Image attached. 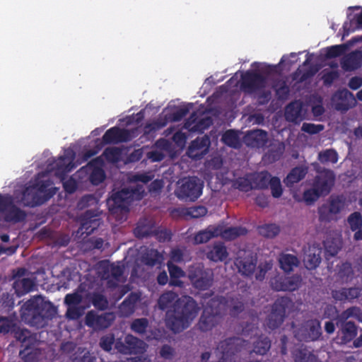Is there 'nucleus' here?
I'll use <instances>...</instances> for the list:
<instances>
[{
    "mask_svg": "<svg viewBox=\"0 0 362 362\" xmlns=\"http://www.w3.org/2000/svg\"><path fill=\"white\" fill-rule=\"evenodd\" d=\"M158 305L161 310L169 309L165 314V325L174 333H180L188 328L197 316L199 307L189 296L179 298L177 293L166 291L160 295Z\"/></svg>",
    "mask_w": 362,
    "mask_h": 362,
    "instance_id": "nucleus-1",
    "label": "nucleus"
},
{
    "mask_svg": "<svg viewBox=\"0 0 362 362\" xmlns=\"http://www.w3.org/2000/svg\"><path fill=\"white\" fill-rule=\"evenodd\" d=\"M55 314L52 304L43 303L38 296L26 301L21 310L22 320L37 328L45 327Z\"/></svg>",
    "mask_w": 362,
    "mask_h": 362,
    "instance_id": "nucleus-2",
    "label": "nucleus"
},
{
    "mask_svg": "<svg viewBox=\"0 0 362 362\" xmlns=\"http://www.w3.org/2000/svg\"><path fill=\"white\" fill-rule=\"evenodd\" d=\"M144 190L143 187L123 188L112 192L107 199L110 213L116 216L117 220L122 219L129 211V206L135 199H141Z\"/></svg>",
    "mask_w": 362,
    "mask_h": 362,
    "instance_id": "nucleus-3",
    "label": "nucleus"
},
{
    "mask_svg": "<svg viewBox=\"0 0 362 362\" xmlns=\"http://www.w3.org/2000/svg\"><path fill=\"white\" fill-rule=\"evenodd\" d=\"M221 319L220 302L216 298H213L204 307L197 325L202 332H208L215 327Z\"/></svg>",
    "mask_w": 362,
    "mask_h": 362,
    "instance_id": "nucleus-4",
    "label": "nucleus"
},
{
    "mask_svg": "<svg viewBox=\"0 0 362 362\" xmlns=\"http://www.w3.org/2000/svg\"><path fill=\"white\" fill-rule=\"evenodd\" d=\"M293 305L292 300L288 297L278 298L272 305L271 312L267 317V327L272 330L279 327L284 321L286 310Z\"/></svg>",
    "mask_w": 362,
    "mask_h": 362,
    "instance_id": "nucleus-5",
    "label": "nucleus"
},
{
    "mask_svg": "<svg viewBox=\"0 0 362 362\" xmlns=\"http://www.w3.org/2000/svg\"><path fill=\"white\" fill-rule=\"evenodd\" d=\"M188 276L192 286L199 291L208 290L214 284V274L212 269H206L202 264L190 268Z\"/></svg>",
    "mask_w": 362,
    "mask_h": 362,
    "instance_id": "nucleus-6",
    "label": "nucleus"
},
{
    "mask_svg": "<svg viewBox=\"0 0 362 362\" xmlns=\"http://www.w3.org/2000/svg\"><path fill=\"white\" fill-rule=\"evenodd\" d=\"M203 186V182L197 177L184 178L177 189V196L186 202H194L202 194Z\"/></svg>",
    "mask_w": 362,
    "mask_h": 362,
    "instance_id": "nucleus-7",
    "label": "nucleus"
},
{
    "mask_svg": "<svg viewBox=\"0 0 362 362\" xmlns=\"http://www.w3.org/2000/svg\"><path fill=\"white\" fill-rule=\"evenodd\" d=\"M147 344L141 339L131 334L124 338H117L115 341V349L118 353L124 355L143 354L146 351Z\"/></svg>",
    "mask_w": 362,
    "mask_h": 362,
    "instance_id": "nucleus-8",
    "label": "nucleus"
},
{
    "mask_svg": "<svg viewBox=\"0 0 362 362\" xmlns=\"http://www.w3.org/2000/svg\"><path fill=\"white\" fill-rule=\"evenodd\" d=\"M322 335L320 322L317 319L305 321L298 329L294 330L295 337L300 341H314Z\"/></svg>",
    "mask_w": 362,
    "mask_h": 362,
    "instance_id": "nucleus-9",
    "label": "nucleus"
},
{
    "mask_svg": "<svg viewBox=\"0 0 362 362\" xmlns=\"http://www.w3.org/2000/svg\"><path fill=\"white\" fill-rule=\"evenodd\" d=\"M267 78L255 71H247L241 77V89L247 93L262 90L267 86Z\"/></svg>",
    "mask_w": 362,
    "mask_h": 362,
    "instance_id": "nucleus-10",
    "label": "nucleus"
},
{
    "mask_svg": "<svg viewBox=\"0 0 362 362\" xmlns=\"http://www.w3.org/2000/svg\"><path fill=\"white\" fill-rule=\"evenodd\" d=\"M137 129H121L118 127H113L107 129L103 136V142L105 144H117L127 142L135 138Z\"/></svg>",
    "mask_w": 362,
    "mask_h": 362,
    "instance_id": "nucleus-11",
    "label": "nucleus"
},
{
    "mask_svg": "<svg viewBox=\"0 0 362 362\" xmlns=\"http://www.w3.org/2000/svg\"><path fill=\"white\" fill-rule=\"evenodd\" d=\"M74 158V151L71 149L66 150L64 156H61L57 160L54 159L52 163H49L47 168L50 171H54L57 176L62 177L75 168L73 164Z\"/></svg>",
    "mask_w": 362,
    "mask_h": 362,
    "instance_id": "nucleus-12",
    "label": "nucleus"
},
{
    "mask_svg": "<svg viewBox=\"0 0 362 362\" xmlns=\"http://www.w3.org/2000/svg\"><path fill=\"white\" fill-rule=\"evenodd\" d=\"M81 234L91 235L102 223L101 213L98 210H87L80 216Z\"/></svg>",
    "mask_w": 362,
    "mask_h": 362,
    "instance_id": "nucleus-13",
    "label": "nucleus"
},
{
    "mask_svg": "<svg viewBox=\"0 0 362 362\" xmlns=\"http://www.w3.org/2000/svg\"><path fill=\"white\" fill-rule=\"evenodd\" d=\"M302 282L300 275L291 276H278L271 281L272 288L277 291H294L299 288Z\"/></svg>",
    "mask_w": 362,
    "mask_h": 362,
    "instance_id": "nucleus-14",
    "label": "nucleus"
},
{
    "mask_svg": "<svg viewBox=\"0 0 362 362\" xmlns=\"http://www.w3.org/2000/svg\"><path fill=\"white\" fill-rule=\"evenodd\" d=\"M335 175L332 170L323 169L315 176L313 185L322 195H327L334 185Z\"/></svg>",
    "mask_w": 362,
    "mask_h": 362,
    "instance_id": "nucleus-15",
    "label": "nucleus"
},
{
    "mask_svg": "<svg viewBox=\"0 0 362 362\" xmlns=\"http://www.w3.org/2000/svg\"><path fill=\"white\" fill-rule=\"evenodd\" d=\"M103 160L100 157L93 158L86 166L81 168L86 173H89V180L93 185H98L105 179V173L102 168Z\"/></svg>",
    "mask_w": 362,
    "mask_h": 362,
    "instance_id": "nucleus-16",
    "label": "nucleus"
},
{
    "mask_svg": "<svg viewBox=\"0 0 362 362\" xmlns=\"http://www.w3.org/2000/svg\"><path fill=\"white\" fill-rule=\"evenodd\" d=\"M339 327L336 339L341 345L347 344L354 340L358 334V327L354 322L341 321L337 323Z\"/></svg>",
    "mask_w": 362,
    "mask_h": 362,
    "instance_id": "nucleus-17",
    "label": "nucleus"
},
{
    "mask_svg": "<svg viewBox=\"0 0 362 362\" xmlns=\"http://www.w3.org/2000/svg\"><path fill=\"white\" fill-rule=\"evenodd\" d=\"M114 320L112 313H105L98 315L96 312L90 310L87 313L85 323L95 329H103L109 327Z\"/></svg>",
    "mask_w": 362,
    "mask_h": 362,
    "instance_id": "nucleus-18",
    "label": "nucleus"
},
{
    "mask_svg": "<svg viewBox=\"0 0 362 362\" xmlns=\"http://www.w3.org/2000/svg\"><path fill=\"white\" fill-rule=\"evenodd\" d=\"M210 139L207 135L197 137L189 144L187 150V156L195 160L202 159L209 151Z\"/></svg>",
    "mask_w": 362,
    "mask_h": 362,
    "instance_id": "nucleus-19",
    "label": "nucleus"
},
{
    "mask_svg": "<svg viewBox=\"0 0 362 362\" xmlns=\"http://www.w3.org/2000/svg\"><path fill=\"white\" fill-rule=\"evenodd\" d=\"M148 327L149 322L146 317L134 319L130 324L131 330L135 334L144 337L146 341H151L153 339H158V334L156 329H151L147 333Z\"/></svg>",
    "mask_w": 362,
    "mask_h": 362,
    "instance_id": "nucleus-20",
    "label": "nucleus"
},
{
    "mask_svg": "<svg viewBox=\"0 0 362 362\" xmlns=\"http://www.w3.org/2000/svg\"><path fill=\"white\" fill-rule=\"evenodd\" d=\"M322 248L317 244L309 245L305 250L303 256V263L305 267L309 269H316L320 264L322 258Z\"/></svg>",
    "mask_w": 362,
    "mask_h": 362,
    "instance_id": "nucleus-21",
    "label": "nucleus"
},
{
    "mask_svg": "<svg viewBox=\"0 0 362 362\" xmlns=\"http://www.w3.org/2000/svg\"><path fill=\"white\" fill-rule=\"evenodd\" d=\"M205 255L210 261L219 262H223L227 259L228 252L224 243L218 241L207 245Z\"/></svg>",
    "mask_w": 362,
    "mask_h": 362,
    "instance_id": "nucleus-22",
    "label": "nucleus"
},
{
    "mask_svg": "<svg viewBox=\"0 0 362 362\" xmlns=\"http://www.w3.org/2000/svg\"><path fill=\"white\" fill-rule=\"evenodd\" d=\"M268 141V134L266 131L255 129L247 132L244 137L246 146L251 148H263Z\"/></svg>",
    "mask_w": 362,
    "mask_h": 362,
    "instance_id": "nucleus-23",
    "label": "nucleus"
},
{
    "mask_svg": "<svg viewBox=\"0 0 362 362\" xmlns=\"http://www.w3.org/2000/svg\"><path fill=\"white\" fill-rule=\"evenodd\" d=\"M140 299L141 294L139 293H130L119 306L121 315L123 317L132 315L135 312L136 304Z\"/></svg>",
    "mask_w": 362,
    "mask_h": 362,
    "instance_id": "nucleus-24",
    "label": "nucleus"
},
{
    "mask_svg": "<svg viewBox=\"0 0 362 362\" xmlns=\"http://www.w3.org/2000/svg\"><path fill=\"white\" fill-rule=\"evenodd\" d=\"M235 265L242 275L250 276L256 269L257 260L252 257H238L235 261Z\"/></svg>",
    "mask_w": 362,
    "mask_h": 362,
    "instance_id": "nucleus-25",
    "label": "nucleus"
},
{
    "mask_svg": "<svg viewBox=\"0 0 362 362\" xmlns=\"http://www.w3.org/2000/svg\"><path fill=\"white\" fill-rule=\"evenodd\" d=\"M362 64V53L361 51H354L346 55L341 61V67L347 71H354L361 67Z\"/></svg>",
    "mask_w": 362,
    "mask_h": 362,
    "instance_id": "nucleus-26",
    "label": "nucleus"
},
{
    "mask_svg": "<svg viewBox=\"0 0 362 362\" xmlns=\"http://www.w3.org/2000/svg\"><path fill=\"white\" fill-rule=\"evenodd\" d=\"M13 334L16 340L21 343L22 348L35 346L36 344V336L27 329H21L16 326Z\"/></svg>",
    "mask_w": 362,
    "mask_h": 362,
    "instance_id": "nucleus-27",
    "label": "nucleus"
},
{
    "mask_svg": "<svg viewBox=\"0 0 362 362\" xmlns=\"http://www.w3.org/2000/svg\"><path fill=\"white\" fill-rule=\"evenodd\" d=\"M302 112L303 107L300 103L291 102L286 107L285 118L288 122L299 123L303 119Z\"/></svg>",
    "mask_w": 362,
    "mask_h": 362,
    "instance_id": "nucleus-28",
    "label": "nucleus"
},
{
    "mask_svg": "<svg viewBox=\"0 0 362 362\" xmlns=\"http://www.w3.org/2000/svg\"><path fill=\"white\" fill-rule=\"evenodd\" d=\"M220 226H209L205 230L199 231L194 238L196 244L207 243L213 238L219 236Z\"/></svg>",
    "mask_w": 362,
    "mask_h": 362,
    "instance_id": "nucleus-29",
    "label": "nucleus"
},
{
    "mask_svg": "<svg viewBox=\"0 0 362 362\" xmlns=\"http://www.w3.org/2000/svg\"><path fill=\"white\" fill-rule=\"evenodd\" d=\"M294 362H320L318 356L307 347H300L293 352Z\"/></svg>",
    "mask_w": 362,
    "mask_h": 362,
    "instance_id": "nucleus-30",
    "label": "nucleus"
},
{
    "mask_svg": "<svg viewBox=\"0 0 362 362\" xmlns=\"http://www.w3.org/2000/svg\"><path fill=\"white\" fill-rule=\"evenodd\" d=\"M154 226L153 223L146 219H141L134 229V235L139 238H147L153 234Z\"/></svg>",
    "mask_w": 362,
    "mask_h": 362,
    "instance_id": "nucleus-31",
    "label": "nucleus"
},
{
    "mask_svg": "<svg viewBox=\"0 0 362 362\" xmlns=\"http://www.w3.org/2000/svg\"><path fill=\"white\" fill-rule=\"evenodd\" d=\"M280 268L285 272H290L299 264V260L296 255L282 253L279 258Z\"/></svg>",
    "mask_w": 362,
    "mask_h": 362,
    "instance_id": "nucleus-32",
    "label": "nucleus"
},
{
    "mask_svg": "<svg viewBox=\"0 0 362 362\" xmlns=\"http://www.w3.org/2000/svg\"><path fill=\"white\" fill-rule=\"evenodd\" d=\"M26 213L13 203L6 210L4 219L7 222L19 223L25 221Z\"/></svg>",
    "mask_w": 362,
    "mask_h": 362,
    "instance_id": "nucleus-33",
    "label": "nucleus"
},
{
    "mask_svg": "<svg viewBox=\"0 0 362 362\" xmlns=\"http://www.w3.org/2000/svg\"><path fill=\"white\" fill-rule=\"evenodd\" d=\"M168 124V119L158 118L151 122L146 123L144 127V136L146 137H154L157 131L165 127Z\"/></svg>",
    "mask_w": 362,
    "mask_h": 362,
    "instance_id": "nucleus-34",
    "label": "nucleus"
},
{
    "mask_svg": "<svg viewBox=\"0 0 362 362\" xmlns=\"http://www.w3.org/2000/svg\"><path fill=\"white\" fill-rule=\"evenodd\" d=\"M247 230L242 226L229 227L223 229L220 227V235L223 239L226 240H233L239 236L246 235Z\"/></svg>",
    "mask_w": 362,
    "mask_h": 362,
    "instance_id": "nucleus-35",
    "label": "nucleus"
},
{
    "mask_svg": "<svg viewBox=\"0 0 362 362\" xmlns=\"http://www.w3.org/2000/svg\"><path fill=\"white\" fill-rule=\"evenodd\" d=\"M307 173V170L302 167H296L293 168L284 180L287 187H292L295 183H298L303 180Z\"/></svg>",
    "mask_w": 362,
    "mask_h": 362,
    "instance_id": "nucleus-36",
    "label": "nucleus"
},
{
    "mask_svg": "<svg viewBox=\"0 0 362 362\" xmlns=\"http://www.w3.org/2000/svg\"><path fill=\"white\" fill-rule=\"evenodd\" d=\"M271 344L270 339L262 334L254 341L252 351L256 354L263 356L269 351Z\"/></svg>",
    "mask_w": 362,
    "mask_h": 362,
    "instance_id": "nucleus-37",
    "label": "nucleus"
},
{
    "mask_svg": "<svg viewBox=\"0 0 362 362\" xmlns=\"http://www.w3.org/2000/svg\"><path fill=\"white\" fill-rule=\"evenodd\" d=\"M35 286L33 281L29 278L17 279L13 283V288L18 296H23L31 291Z\"/></svg>",
    "mask_w": 362,
    "mask_h": 362,
    "instance_id": "nucleus-38",
    "label": "nucleus"
},
{
    "mask_svg": "<svg viewBox=\"0 0 362 362\" xmlns=\"http://www.w3.org/2000/svg\"><path fill=\"white\" fill-rule=\"evenodd\" d=\"M284 150L285 146L283 143L272 144L270 145L265 157L269 163H274L281 158Z\"/></svg>",
    "mask_w": 362,
    "mask_h": 362,
    "instance_id": "nucleus-39",
    "label": "nucleus"
},
{
    "mask_svg": "<svg viewBox=\"0 0 362 362\" xmlns=\"http://www.w3.org/2000/svg\"><path fill=\"white\" fill-rule=\"evenodd\" d=\"M227 307L229 315L235 317H238L245 309V305L239 298H230L227 300Z\"/></svg>",
    "mask_w": 362,
    "mask_h": 362,
    "instance_id": "nucleus-40",
    "label": "nucleus"
},
{
    "mask_svg": "<svg viewBox=\"0 0 362 362\" xmlns=\"http://www.w3.org/2000/svg\"><path fill=\"white\" fill-rule=\"evenodd\" d=\"M337 275L340 279L345 282H350L354 278V272L352 265L349 262L342 263L338 269Z\"/></svg>",
    "mask_w": 362,
    "mask_h": 362,
    "instance_id": "nucleus-41",
    "label": "nucleus"
},
{
    "mask_svg": "<svg viewBox=\"0 0 362 362\" xmlns=\"http://www.w3.org/2000/svg\"><path fill=\"white\" fill-rule=\"evenodd\" d=\"M207 209L202 205L180 209L183 216H189L192 218H199L204 216L207 214Z\"/></svg>",
    "mask_w": 362,
    "mask_h": 362,
    "instance_id": "nucleus-42",
    "label": "nucleus"
},
{
    "mask_svg": "<svg viewBox=\"0 0 362 362\" xmlns=\"http://www.w3.org/2000/svg\"><path fill=\"white\" fill-rule=\"evenodd\" d=\"M259 233L266 238H273L280 233V228L275 223H269L258 227Z\"/></svg>",
    "mask_w": 362,
    "mask_h": 362,
    "instance_id": "nucleus-43",
    "label": "nucleus"
},
{
    "mask_svg": "<svg viewBox=\"0 0 362 362\" xmlns=\"http://www.w3.org/2000/svg\"><path fill=\"white\" fill-rule=\"evenodd\" d=\"M221 140L226 145L232 148H238L240 146L238 135L233 129L227 130L223 134Z\"/></svg>",
    "mask_w": 362,
    "mask_h": 362,
    "instance_id": "nucleus-44",
    "label": "nucleus"
},
{
    "mask_svg": "<svg viewBox=\"0 0 362 362\" xmlns=\"http://www.w3.org/2000/svg\"><path fill=\"white\" fill-rule=\"evenodd\" d=\"M35 346H28L20 350L19 356L25 362H36L37 361L38 353Z\"/></svg>",
    "mask_w": 362,
    "mask_h": 362,
    "instance_id": "nucleus-45",
    "label": "nucleus"
},
{
    "mask_svg": "<svg viewBox=\"0 0 362 362\" xmlns=\"http://www.w3.org/2000/svg\"><path fill=\"white\" fill-rule=\"evenodd\" d=\"M318 160L321 163H336L338 161V154L334 149H326L318 153Z\"/></svg>",
    "mask_w": 362,
    "mask_h": 362,
    "instance_id": "nucleus-46",
    "label": "nucleus"
},
{
    "mask_svg": "<svg viewBox=\"0 0 362 362\" xmlns=\"http://www.w3.org/2000/svg\"><path fill=\"white\" fill-rule=\"evenodd\" d=\"M273 88L279 100H286L289 95V88L284 80H279L274 83Z\"/></svg>",
    "mask_w": 362,
    "mask_h": 362,
    "instance_id": "nucleus-47",
    "label": "nucleus"
},
{
    "mask_svg": "<svg viewBox=\"0 0 362 362\" xmlns=\"http://www.w3.org/2000/svg\"><path fill=\"white\" fill-rule=\"evenodd\" d=\"M121 153L120 148L117 147H107L104 150L102 156L107 162L115 163L119 160Z\"/></svg>",
    "mask_w": 362,
    "mask_h": 362,
    "instance_id": "nucleus-48",
    "label": "nucleus"
},
{
    "mask_svg": "<svg viewBox=\"0 0 362 362\" xmlns=\"http://www.w3.org/2000/svg\"><path fill=\"white\" fill-rule=\"evenodd\" d=\"M317 71L318 68L314 65L310 66L309 69L304 71L303 73H301V70L298 68L293 74V78H298L300 82H303L314 76Z\"/></svg>",
    "mask_w": 362,
    "mask_h": 362,
    "instance_id": "nucleus-49",
    "label": "nucleus"
},
{
    "mask_svg": "<svg viewBox=\"0 0 362 362\" xmlns=\"http://www.w3.org/2000/svg\"><path fill=\"white\" fill-rule=\"evenodd\" d=\"M346 49L344 44L327 47L325 50V57L329 59L340 57L345 52Z\"/></svg>",
    "mask_w": 362,
    "mask_h": 362,
    "instance_id": "nucleus-50",
    "label": "nucleus"
},
{
    "mask_svg": "<svg viewBox=\"0 0 362 362\" xmlns=\"http://www.w3.org/2000/svg\"><path fill=\"white\" fill-rule=\"evenodd\" d=\"M50 186V182L49 180H40L34 184L31 189L27 188L23 192L24 199L33 194V190H36L38 192L44 193L46 192L48 187Z\"/></svg>",
    "mask_w": 362,
    "mask_h": 362,
    "instance_id": "nucleus-51",
    "label": "nucleus"
},
{
    "mask_svg": "<svg viewBox=\"0 0 362 362\" xmlns=\"http://www.w3.org/2000/svg\"><path fill=\"white\" fill-rule=\"evenodd\" d=\"M331 208L327 203L318 207L319 220L321 222H330L334 219V214L331 211Z\"/></svg>",
    "mask_w": 362,
    "mask_h": 362,
    "instance_id": "nucleus-52",
    "label": "nucleus"
},
{
    "mask_svg": "<svg viewBox=\"0 0 362 362\" xmlns=\"http://www.w3.org/2000/svg\"><path fill=\"white\" fill-rule=\"evenodd\" d=\"M331 208V211L335 215L341 212L344 207V199L342 197L336 196L330 197L329 201L327 203Z\"/></svg>",
    "mask_w": 362,
    "mask_h": 362,
    "instance_id": "nucleus-53",
    "label": "nucleus"
},
{
    "mask_svg": "<svg viewBox=\"0 0 362 362\" xmlns=\"http://www.w3.org/2000/svg\"><path fill=\"white\" fill-rule=\"evenodd\" d=\"M84 310L82 305L67 306L65 315L69 320H78L84 314Z\"/></svg>",
    "mask_w": 362,
    "mask_h": 362,
    "instance_id": "nucleus-54",
    "label": "nucleus"
},
{
    "mask_svg": "<svg viewBox=\"0 0 362 362\" xmlns=\"http://www.w3.org/2000/svg\"><path fill=\"white\" fill-rule=\"evenodd\" d=\"M16 326V325L11 319L0 315V334L13 333Z\"/></svg>",
    "mask_w": 362,
    "mask_h": 362,
    "instance_id": "nucleus-55",
    "label": "nucleus"
},
{
    "mask_svg": "<svg viewBox=\"0 0 362 362\" xmlns=\"http://www.w3.org/2000/svg\"><path fill=\"white\" fill-rule=\"evenodd\" d=\"M233 187L245 192L250 191L252 188L250 180L245 177H240L235 180L233 182Z\"/></svg>",
    "mask_w": 362,
    "mask_h": 362,
    "instance_id": "nucleus-56",
    "label": "nucleus"
},
{
    "mask_svg": "<svg viewBox=\"0 0 362 362\" xmlns=\"http://www.w3.org/2000/svg\"><path fill=\"white\" fill-rule=\"evenodd\" d=\"M347 222L352 231H356L362 226V216L360 212L356 211L351 214L348 218Z\"/></svg>",
    "mask_w": 362,
    "mask_h": 362,
    "instance_id": "nucleus-57",
    "label": "nucleus"
},
{
    "mask_svg": "<svg viewBox=\"0 0 362 362\" xmlns=\"http://www.w3.org/2000/svg\"><path fill=\"white\" fill-rule=\"evenodd\" d=\"M321 196L322 195L313 185L312 188L308 189L303 192V197L305 202L307 204L310 205L317 201Z\"/></svg>",
    "mask_w": 362,
    "mask_h": 362,
    "instance_id": "nucleus-58",
    "label": "nucleus"
},
{
    "mask_svg": "<svg viewBox=\"0 0 362 362\" xmlns=\"http://www.w3.org/2000/svg\"><path fill=\"white\" fill-rule=\"evenodd\" d=\"M269 187L271 188L272 194L274 198H279L282 195L283 189L281 180L278 177H272L269 180Z\"/></svg>",
    "mask_w": 362,
    "mask_h": 362,
    "instance_id": "nucleus-59",
    "label": "nucleus"
},
{
    "mask_svg": "<svg viewBox=\"0 0 362 362\" xmlns=\"http://www.w3.org/2000/svg\"><path fill=\"white\" fill-rule=\"evenodd\" d=\"M116 339L113 334H107L103 336L100 339V346L105 351H110L112 348V345L115 346Z\"/></svg>",
    "mask_w": 362,
    "mask_h": 362,
    "instance_id": "nucleus-60",
    "label": "nucleus"
},
{
    "mask_svg": "<svg viewBox=\"0 0 362 362\" xmlns=\"http://www.w3.org/2000/svg\"><path fill=\"white\" fill-rule=\"evenodd\" d=\"M362 313V310L357 306H352L342 312L341 318L344 321H346L350 317H355L358 322H360V316Z\"/></svg>",
    "mask_w": 362,
    "mask_h": 362,
    "instance_id": "nucleus-61",
    "label": "nucleus"
},
{
    "mask_svg": "<svg viewBox=\"0 0 362 362\" xmlns=\"http://www.w3.org/2000/svg\"><path fill=\"white\" fill-rule=\"evenodd\" d=\"M91 301L93 306L97 309L103 310L107 308L108 302L103 294L94 293Z\"/></svg>",
    "mask_w": 362,
    "mask_h": 362,
    "instance_id": "nucleus-62",
    "label": "nucleus"
},
{
    "mask_svg": "<svg viewBox=\"0 0 362 362\" xmlns=\"http://www.w3.org/2000/svg\"><path fill=\"white\" fill-rule=\"evenodd\" d=\"M83 300L82 295L78 292L68 293L64 298V303L67 306L80 305Z\"/></svg>",
    "mask_w": 362,
    "mask_h": 362,
    "instance_id": "nucleus-63",
    "label": "nucleus"
},
{
    "mask_svg": "<svg viewBox=\"0 0 362 362\" xmlns=\"http://www.w3.org/2000/svg\"><path fill=\"white\" fill-rule=\"evenodd\" d=\"M272 267V264L269 262H264L263 263H260L258 266L257 273L255 274V279L257 281L264 280L267 272L270 270Z\"/></svg>",
    "mask_w": 362,
    "mask_h": 362,
    "instance_id": "nucleus-64",
    "label": "nucleus"
}]
</instances>
